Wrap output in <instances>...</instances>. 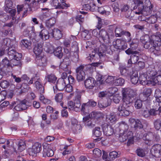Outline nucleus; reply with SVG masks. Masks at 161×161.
Here are the masks:
<instances>
[{
  "instance_id": "8",
  "label": "nucleus",
  "mask_w": 161,
  "mask_h": 161,
  "mask_svg": "<svg viewBox=\"0 0 161 161\" xmlns=\"http://www.w3.org/2000/svg\"><path fill=\"white\" fill-rule=\"evenodd\" d=\"M42 145L39 142H36L31 148L28 149V152L30 155L33 156L39 153L41 150Z\"/></svg>"
},
{
  "instance_id": "48",
  "label": "nucleus",
  "mask_w": 161,
  "mask_h": 161,
  "mask_svg": "<svg viewBox=\"0 0 161 161\" xmlns=\"http://www.w3.org/2000/svg\"><path fill=\"white\" fill-rule=\"evenodd\" d=\"M91 119L95 118L96 119L100 118L101 114L98 112H92L89 114Z\"/></svg>"
},
{
  "instance_id": "7",
  "label": "nucleus",
  "mask_w": 161,
  "mask_h": 161,
  "mask_svg": "<svg viewBox=\"0 0 161 161\" xmlns=\"http://www.w3.org/2000/svg\"><path fill=\"white\" fill-rule=\"evenodd\" d=\"M139 44V42L136 40H133L130 44V48L125 51L126 53L128 55L131 53L139 55V52L136 50L137 49Z\"/></svg>"
},
{
  "instance_id": "37",
  "label": "nucleus",
  "mask_w": 161,
  "mask_h": 161,
  "mask_svg": "<svg viewBox=\"0 0 161 161\" xmlns=\"http://www.w3.org/2000/svg\"><path fill=\"white\" fill-rule=\"evenodd\" d=\"M160 139V137L158 134L153 133L151 141L150 142V145L158 142Z\"/></svg>"
},
{
  "instance_id": "3",
  "label": "nucleus",
  "mask_w": 161,
  "mask_h": 161,
  "mask_svg": "<svg viewBox=\"0 0 161 161\" xmlns=\"http://www.w3.org/2000/svg\"><path fill=\"white\" fill-rule=\"evenodd\" d=\"M120 133L119 140L123 142L126 140L128 137L132 136V132L129 130L128 125L124 122H121L119 124Z\"/></svg>"
},
{
  "instance_id": "26",
  "label": "nucleus",
  "mask_w": 161,
  "mask_h": 161,
  "mask_svg": "<svg viewBox=\"0 0 161 161\" xmlns=\"http://www.w3.org/2000/svg\"><path fill=\"white\" fill-rule=\"evenodd\" d=\"M6 51H7V52L10 59L15 58V57L17 56L16 54L19 53L11 47L7 48L6 49Z\"/></svg>"
},
{
  "instance_id": "25",
  "label": "nucleus",
  "mask_w": 161,
  "mask_h": 161,
  "mask_svg": "<svg viewBox=\"0 0 161 161\" xmlns=\"http://www.w3.org/2000/svg\"><path fill=\"white\" fill-rule=\"evenodd\" d=\"M50 34L47 31L46 29H43L40 33L39 36L42 39L44 40H46L49 38L50 35Z\"/></svg>"
},
{
  "instance_id": "24",
  "label": "nucleus",
  "mask_w": 161,
  "mask_h": 161,
  "mask_svg": "<svg viewBox=\"0 0 161 161\" xmlns=\"http://www.w3.org/2000/svg\"><path fill=\"white\" fill-rule=\"evenodd\" d=\"M50 34L56 40H58L62 37V34L61 31L58 29H54Z\"/></svg>"
},
{
  "instance_id": "59",
  "label": "nucleus",
  "mask_w": 161,
  "mask_h": 161,
  "mask_svg": "<svg viewBox=\"0 0 161 161\" xmlns=\"http://www.w3.org/2000/svg\"><path fill=\"white\" fill-rule=\"evenodd\" d=\"M136 66L138 68L139 70L143 69L145 67V63L143 62L139 61L137 64H136Z\"/></svg>"
},
{
  "instance_id": "43",
  "label": "nucleus",
  "mask_w": 161,
  "mask_h": 161,
  "mask_svg": "<svg viewBox=\"0 0 161 161\" xmlns=\"http://www.w3.org/2000/svg\"><path fill=\"white\" fill-rule=\"evenodd\" d=\"M157 19L156 15H152L148 17L147 22L152 24L155 23L157 20Z\"/></svg>"
},
{
  "instance_id": "46",
  "label": "nucleus",
  "mask_w": 161,
  "mask_h": 161,
  "mask_svg": "<svg viewBox=\"0 0 161 161\" xmlns=\"http://www.w3.org/2000/svg\"><path fill=\"white\" fill-rule=\"evenodd\" d=\"M99 127H96L93 130V133L96 137H98L101 135L102 133Z\"/></svg>"
},
{
  "instance_id": "32",
  "label": "nucleus",
  "mask_w": 161,
  "mask_h": 161,
  "mask_svg": "<svg viewBox=\"0 0 161 161\" xmlns=\"http://www.w3.org/2000/svg\"><path fill=\"white\" fill-rule=\"evenodd\" d=\"M55 23L56 19L53 17L46 21V25L47 27L50 28L54 26Z\"/></svg>"
},
{
  "instance_id": "55",
  "label": "nucleus",
  "mask_w": 161,
  "mask_h": 161,
  "mask_svg": "<svg viewBox=\"0 0 161 161\" xmlns=\"http://www.w3.org/2000/svg\"><path fill=\"white\" fill-rule=\"evenodd\" d=\"M135 106L137 109H140L142 108V101L141 100H137L135 103Z\"/></svg>"
},
{
  "instance_id": "1",
  "label": "nucleus",
  "mask_w": 161,
  "mask_h": 161,
  "mask_svg": "<svg viewBox=\"0 0 161 161\" xmlns=\"http://www.w3.org/2000/svg\"><path fill=\"white\" fill-rule=\"evenodd\" d=\"M144 0H136L134 3L136 5V9H137L138 12H136V14H143L144 15H149L152 13V9L153 5H152L149 0H146L145 2V5L143 2Z\"/></svg>"
},
{
  "instance_id": "22",
  "label": "nucleus",
  "mask_w": 161,
  "mask_h": 161,
  "mask_svg": "<svg viewBox=\"0 0 161 161\" xmlns=\"http://www.w3.org/2000/svg\"><path fill=\"white\" fill-rule=\"evenodd\" d=\"M152 132H149L148 133H145L142 137L143 140L145 141V142L147 145H150V142L153 136Z\"/></svg>"
},
{
  "instance_id": "36",
  "label": "nucleus",
  "mask_w": 161,
  "mask_h": 161,
  "mask_svg": "<svg viewBox=\"0 0 161 161\" xmlns=\"http://www.w3.org/2000/svg\"><path fill=\"white\" fill-rule=\"evenodd\" d=\"M44 50L47 53H52L53 51V47L49 43H47L44 46Z\"/></svg>"
},
{
  "instance_id": "64",
  "label": "nucleus",
  "mask_w": 161,
  "mask_h": 161,
  "mask_svg": "<svg viewBox=\"0 0 161 161\" xmlns=\"http://www.w3.org/2000/svg\"><path fill=\"white\" fill-rule=\"evenodd\" d=\"M118 153L116 151H112L109 154V157L113 159L118 157Z\"/></svg>"
},
{
  "instance_id": "20",
  "label": "nucleus",
  "mask_w": 161,
  "mask_h": 161,
  "mask_svg": "<svg viewBox=\"0 0 161 161\" xmlns=\"http://www.w3.org/2000/svg\"><path fill=\"white\" fill-rule=\"evenodd\" d=\"M106 46L105 45H102L99 46L98 50H97V54L99 56L100 58H101L106 55Z\"/></svg>"
},
{
  "instance_id": "58",
  "label": "nucleus",
  "mask_w": 161,
  "mask_h": 161,
  "mask_svg": "<svg viewBox=\"0 0 161 161\" xmlns=\"http://www.w3.org/2000/svg\"><path fill=\"white\" fill-rule=\"evenodd\" d=\"M1 86L3 88H7L9 85V83L8 81H2L0 83Z\"/></svg>"
},
{
  "instance_id": "60",
  "label": "nucleus",
  "mask_w": 161,
  "mask_h": 161,
  "mask_svg": "<svg viewBox=\"0 0 161 161\" xmlns=\"http://www.w3.org/2000/svg\"><path fill=\"white\" fill-rule=\"evenodd\" d=\"M16 10L15 9H9L8 11V13H9L10 14L11 16L13 17L12 18V20H14V19H15V18L14 17V16L15 15V14L16 13Z\"/></svg>"
},
{
  "instance_id": "5",
  "label": "nucleus",
  "mask_w": 161,
  "mask_h": 161,
  "mask_svg": "<svg viewBox=\"0 0 161 161\" xmlns=\"http://www.w3.org/2000/svg\"><path fill=\"white\" fill-rule=\"evenodd\" d=\"M133 91L130 89H125L122 91L123 104L121 105L129 106L131 103Z\"/></svg>"
},
{
  "instance_id": "39",
  "label": "nucleus",
  "mask_w": 161,
  "mask_h": 161,
  "mask_svg": "<svg viewBox=\"0 0 161 161\" xmlns=\"http://www.w3.org/2000/svg\"><path fill=\"white\" fill-rule=\"evenodd\" d=\"M66 83L65 81H62L61 82H58V81H57L56 87L57 89L59 90H62L66 86Z\"/></svg>"
},
{
  "instance_id": "11",
  "label": "nucleus",
  "mask_w": 161,
  "mask_h": 161,
  "mask_svg": "<svg viewBox=\"0 0 161 161\" xmlns=\"http://www.w3.org/2000/svg\"><path fill=\"white\" fill-rule=\"evenodd\" d=\"M152 93L151 89L147 88L144 89L142 92V95L145 97V98H143L142 96L141 98L142 100L143 101L147 103V105H150L151 98L149 97Z\"/></svg>"
},
{
  "instance_id": "51",
  "label": "nucleus",
  "mask_w": 161,
  "mask_h": 161,
  "mask_svg": "<svg viewBox=\"0 0 161 161\" xmlns=\"http://www.w3.org/2000/svg\"><path fill=\"white\" fill-rule=\"evenodd\" d=\"M136 153L137 155L141 157H143L145 156V153L144 150L142 149L138 148L136 150Z\"/></svg>"
},
{
  "instance_id": "15",
  "label": "nucleus",
  "mask_w": 161,
  "mask_h": 161,
  "mask_svg": "<svg viewBox=\"0 0 161 161\" xmlns=\"http://www.w3.org/2000/svg\"><path fill=\"white\" fill-rule=\"evenodd\" d=\"M151 38L155 44V46L160 47L161 46V33L157 32L155 35H152Z\"/></svg>"
},
{
  "instance_id": "44",
  "label": "nucleus",
  "mask_w": 161,
  "mask_h": 161,
  "mask_svg": "<svg viewBox=\"0 0 161 161\" xmlns=\"http://www.w3.org/2000/svg\"><path fill=\"white\" fill-rule=\"evenodd\" d=\"M71 47V50L72 51L77 54V52L79 50L78 43L76 41L73 42H72Z\"/></svg>"
},
{
  "instance_id": "18",
  "label": "nucleus",
  "mask_w": 161,
  "mask_h": 161,
  "mask_svg": "<svg viewBox=\"0 0 161 161\" xmlns=\"http://www.w3.org/2000/svg\"><path fill=\"white\" fill-rule=\"evenodd\" d=\"M43 46V43L42 42L37 43L34 44L33 51L36 56H38L42 53Z\"/></svg>"
},
{
  "instance_id": "12",
  "label": "nucleus",
  "mask_w": 161,
  "mask_h": 161,
  "mask_svg": "<svg viewBox=\"0 0 161 161\" xmlns=\"http://www.w3.org/2000/svg\"><path fill=\"white\" fill-rule=\"evenodd\" d=\"M152 156L155 158H159L161 156V145L159 144H155L153 146L151 150Z\"/></svg>"
},
{
  "instance_id": "54",
  "label": "nucleus",
  "mask_w": 161,
  "mask_h": 161,
  "mask_svg": "<svg viewBox=\"0 0 161 161\" xmlns=\"http://www.w3.org/2000/svg\"><path fill=\"white\" fill-rule=\"evenodd\" d=\"M93 154L97 157H100L101 156L102 152L97 148L94 149L93 151Z\"/></svg>"
},
{
  "instance_id": "45",
  "label": "nucleus",
  "mask_w": 161,
  "mask_h": 161,
  "mask_svg": "<svg viewBox=\"0 0 161 161\" xmlns=\"http://www.w3.org/2000/svg\"><path fill=\"white\" fill-rule=\"evenodd\" d=\"M70 82V81H67L66 86L65 87V90L68 92H70L73 90L72 86L71 85L72 84V83H71Z\"/></svg>"
},
{
  "instance_id": "13",
  "label": "nucleus",
  "mask_w": 161,
  "mask_h": 161,
  "mask_svg": "<svg viewBox=\"0 0 161 161\" xmlns=\"http://www.w3.org/2000/svg\"><path fill=\"white\" fill-rule=\"evenodd\" d=\"M26 102L27 101L25 99L23 100H18L16 101V105L14 107V109L18 111L26 109L27 108L26 105Z\"/></svg>"
},
{
  "instance_id": "29",
  "label": "nucleus",
  "mask_w": 161,
  "mask_h": 161,
  "mask_svg": "<svg viewBox=\"0 0 161 161\" xmlns=\"http://www.w3.org/2000/svg\"><path fill=\"white\" fill-rule=\"evenodd\" d=\"M34 84L35 86L40 93H43L44 92V86L40 81H36Z\"/></svg>"
},
{
  "instance_id": "56",
  "label": "nucleus",
  "mask_w": 161,
  "mask_h": 161,
  "mask_svg": "<svg viewBox=\"0 0 161 161\" xmlns=\"http://www.w3.org/2000/svg\"><path fill=\"white\" fill-rule=\"evenodd\" d=\"M81 35L82 37L86 39H88L90 38V35L89 34V31L87 30H85L81 32Z\"/></svg>"
},
{
  "instance_id": "31",
  "label": "nucleus",
  "mask_w": 161,
  "mask_h": 161,
  "mask_svg": "<svg viewBox=\"0 0 161 161\" xmlns=\"http://www.w3.org/2000/svg\"><path fill=\"white\" fill-rule=\"evenodd\" d=\"M13 5V3L11 0H6L4 6V10L6 12H8L9 9L12 8Z\"/></svg>"
},
{
  "instance_id": "19",
  "label": "nucleus",
  "mask_w": 161,
  "mask_h": 161,
  "mask_svg": "<svg viewBox=\"0 0 161 161\" xmlns=\"http://www.w3.org/2000/svg\"><path fill=\"white\" fill-rule=\"evenodd\" d=\"M70 63L71 62L69 58H65L60 65L61 68L64 71H67L70 69Z\"/></svg>"
},
{
  "instance_id": "42",
  "label": "nucleus",
  "mask_w": 161,
  "mask_h": 161,
  "mask_svg": "<svg viewBox=\"0 0 161 161\" xmlns=\"http://www.w3.org/2000/svg\"><path fill=\"white\" fill-rule=\"evenodd\" d=\"M2 62L5 67L7 68L12 67V64L10 63V61H9L7 57L5 58L2 60Z\"/></svg>"
},
{
  "instance_id": "6",
  "label": "nucleus",
  "mask_w": 161,
  "mask_h": 161,
  "mask_svg": "<svg viewBox=\"0 0 161 161\" xmlns=\"http://www.w3.org/2000/svg\"><path fill=\"white\" fill-rule=\"evenodd\" d=\"M43 157H51L53 156L54 153L53 150V145L44 143L43 144Z\"/></svg>"
},
{
  "instance_id": "30",
  "label": "nucleus",
  "mask_w": 161,
  "mask_h": 161,
  "mask_svg": "<svg viewBox=\"0 0 161 161\" xmlns=\"http://www.w3.org/2000/svg\"><path fill=\"white\" fill-rule=\"evenodd\" d=\"M90 108L89 103H88V102L83 103L81 105V111L85 114H86L88 113Z\"/></svg>"
},
{
  "instance_id": "21",
  "label": "nucleus",
  "mask_w": 161,
  "mask_h": 161,
  "mask_svg": "<svg viewBox=\"0 0 161 161\" xmlns=\"http://www.w3.org/2000/svg\"><path fill=\"white\" fill-rule=\"evenodd\" d=\"M16 54H17V56L15 58L10 59V63L13 66L20 65L21 64L20 60L22 57L21 55L19 53H17Z\"/></svg>"
},
{
  "instance_id": "27",
  "label": "nucleus",
  "mask_w": 161,
  "mask_h": 161,
  "mask_svg": "<svg viewBox=\"0 0 161 161\" xmlns=\"http://www.w3.org/2000/svg\"><path fill=\"white\" fill-rule=\"evenodd\" d=\"M53 53L55 56L60 59L62 57L63 55L62 48L60 47L56 48L54 50H53Z\"/></svg>"
},
{
  "instance_id": "33",
  "label": "nucleus",
  "mask_w": 161,
  "mask_h": 161,
  "mask_svg": "<svg viewBox=\"0 0 161 161\" xmlns=\"http://www.w3.org/2000/svg\"><path fill=\"white\" fill-rule=\"evenodd\" d=\"M42 11L46 10V12L45 13H43L42 14H41L39 16L40 19L42 21L45 20L47 18L49 17L50 16V14L48 11V9L47 8H42Z\"/></svg>"
},
{
  "instance_id": "35",
  "label": "nucleus",
  "mask_w": 161,
  "mask_h": 161,
  "mask_svg": "<svg viewBox=\"0 0 161 161\" xmlns=\"http://www.w3.org/2000/svg\"><path fill=\"white\" fill-rule=\"evenodd\" d=\"M77 120L74 118L71 119L72 128L74 130H77L80 127V125H78Z\"/></svg>"
},
{
  "instance_id": "52",
  "label": "nucleus",
  "mask_w": 161,
  "mask_h": 161,
  "mask_svg": "<svg viewBox=\"0 0 161 161\" xmlns=\"http://www.w3.org/2000/svg\"><path fill=\"white\" fill-rule=\"evenodd\" d=\"M28 6V4H26V3L25 4H22L20 5H18L17 6V12L18 14H19L20 12L22 11L24 9L27 8V7Z\"/></svg>"
},
{
  "instance_id": "14",
  "label": "nucleus",
  "mask_w": 161,
  "mask_h": 161,
  "mask_svg": "<svg viewBox=\"0 0 161 161\" xmlns=\"http://www.w3.org/2000/svg\"><path fill=\"white\" fill-rule=\"evenodd\" d=\"M129 121L135 130L141 129L143 128V125L141 121L138 119H135L133 118H130Z\"/></svg>"
},
{
  "instance_id": "40",
  "label": "nucleus",
  "mask_w": 161,
  "mask_h": 161,
  "mask_svg": "<svg viewBox=\"0 0 161 161\" xmlns=\"http://www.w3.org/2000/svg\"><path fill=\"white\" fill-rule=\"evenodd\" d=\"M26 148V145L25 142L23 141H19L18 145V149L20 152H21Z\"/></svg>"
},
{
  "instance_id": "10",
  "label": "nucleus",
  "mask_w": 161,
  "mask_h": 161,
  "mask_svg": "<svg viewBox=\"0 0 161 161\" xmlns=\"http://www.w3.org/2000/svg\"><path fill=\"white\" fill-rule=\"evenodd\" d=\"M52 4L56 8L66 9L70 6V5L66 4L64 0H53Z\"/></svg>"
},
{
  "instance_id": "23",
  "label": "nucleus",
  "mask_w": 161,
  "mask_h": 161,
  "mask_svg": "<svg viewBox=\"0 0 161 161\" xmlns=\"http://www.w3.org/2000/svg\"><path fill=\"white\" fill-rule=\"evenodd\" d=\"M104 42L109 38L107 32L103 29H102L99 31L98 37Z\"/></svg>"
},
{
  "instance_id": "16",
  "label": "nucleus",
  "mask_w": 161,
  "mask_h": 161,
  "mask_svg": "<svg viewBox=\"0 0 161 161\" xmlns=\"http://www.w3.org/2000/svg\"><path fill=\"white\" fill-rule=\"evenodd\" d=\"M129 106H123L120 105L118 108L120 116H127L130 114V112L127 109Z\"/></svg>"
},
{
  "instance_id": "53",
  "label": "nucleus",
  "mask_w": 161,
  "mask_h": 161,
  "mask_svg": "<svg viewBox=\"0 0 161 161\" xmlns=\"http://www.w3.org/2000/svg\"><path fill=\"white\" fill-rule=\"evenodd\" d=\"M154 124L155 128L157 130H159L161 127V121L159 119H157L154 121Z\"/></svg>"
},
{
  "instance_id": "47",
  "label": "nucleus",
  "mask_w": 161,
  "mask_h": 161,
  "mask_svg": "<svg viewBox=\"0 0 161 161\" xmlns=\"http://www.w3.org/2000/svg\"><path fill=\"white\" fill-rule=\"evenodd\" d=\"M124 30L119 27H116L115 29V32L116 37H121L122 36V34Z\"/></svg>"
},
{
  "instance_id": "28",
  "label": "nucleus",
  "mask_w": 161,
  "mask_h": 161,
  "mask_svg": "<svg viewBox=\"0 0 161 161\" xmlns=\"http://www.w3.org/2000/svg\"><path fill=\"white\" fill-rule=\"evenodd\" d=\"M63 95L62 93H59L57 94L55 96V101L57 102L60 103V105L64 108H65L66 109L67 108V107H63V103L62 102L63 99Z\"/></svg>"
},
{
  "instance_id": "57",
  "label": "nucleus",
  "mask_w": 161,
  "mask_h": 161,
  "mask_svg": "<svg viewBox=\"0 0 161 161\" xmlns=\"http://www.w3.org/2000/svg\"><path fill=\"white\" fill-rule=\"evenodd\" d=\"M122 40L120 39H117L116 40L115 44V46L116 48L120 49V47H121L122 45Z\"/></svg>"
},
{
  "instance_id": "2",
  "label": "nucleus",
  "mask_w": 161,
  "mask_h": 161,
  "mask_svg": "<svg viewBox=\"0 0 161 161\" xmlns=\"http://www.w3.org/2000/svg\"><path fill=\"white\" fill-rule=\"evenodd\" d=\"M141 40L144 44V48H149L150 52L156 56L160 54L161 52L160 47L155 46V44L151 40V38L149 37L148 36L146 35L144 36H142Z\"/></svg>"
},
{
  "instance_id": "49",
  "label": "nucleus",
  "mask_w": 161,
  "mask_h": 161,
  "mask_svg": "<svg viewBox=\"0 0 161 161\" xmlns=\"http://www.w3.org/2000/svg\"><path fill=\"white\" fill-rule=\"evenodd\" d=\"M85 72L77 73L76 78L78 80H82L85 79Z\"/></svg>"
},
{
  "instance_id": "61",
  "label": "nucleus",
  "mask_w": 161,
  "mask_h": 161,
  "mask_svg": "<svg viewBox=\"0 0 161 161\" xmlns=\"http://www.w3.org/2000/svg\"><path fill=\"white\" fill-rule=\"evenodd\" d=\"M142 15L139 16L138 18V19L141 21H145L146 22L147 21L148 17H145L147 16L148 15H144L143 14H141Z\"/></svg>"
},
{
  "instance_id": "50",
  "label": "nucleus",
  "mask_w": 161,
  "mask_h": 161,
  "mask_svg": "<svg viewBox=\"0 0 161 161\" xmlns=\"http://www.w3.org/2000/svg\"><path fill=\"white\" fill-rule=\"evenodd\" d=\"M131 55L130 56V58L132 61L133 64H136L139 59L138 55L133 53H131Z\"/></svg>"
},
{
  "instance_id": "4",
  "label": "nucleus",
  "mask_w": 161,
  "mask_h": 161,
  "mask_svg": "<svg viewBox=\"0 0 161 161\" xmlns=\"http://www.w3.org/2000/svg\"><path fill=\"white\" fill-rule=\"evenodd\" d=\"M84 90L81 91H77V94L75 97L74 102L69 101L68 102L69 109L70 110H75L76 108H79L81 105L80 100L81 96L83 93H84Z\"/></svg>"
},
{
  "instance_id": "63",
  "label": "nucleus",
  "mask_w": 161,
  "mask_h": 161,
  "mask_svg": "<svg viewBox=\"0 0 161 161\" xmlns=\"http://www.w3.org/2000/svg\"><path fill=\"white\" fill-rule=\"evenodd\" d=\"M150 116H155L158 114V110L153 108L149 110Z\"/></svg>"
},
{
  "instance_id": "17",
  "label": "nucleus",
  "mask_w": 161,
  "mask_h": 161,
  "mask_svg": "<svg viewBox=\"0 0 161 161\" xmlns=\"http://www.w3.org/2000/svg\"><path fill=\"white\" fill-rule=\"evenodd\" d=\"M103 131L104 134L107 136H110L113 133V130L111 126L107 124H104L102 125Z\"/></svg>"
},
{
  "instance_id": "38",
  "label": "nucleus",
  "mask_w": 161,
  "mask_h": 161,
  "mask_svg": "<svg viewBox=\"0 0 161 161\" xmlns=\"http://www.w3.org/2000/svg\"><path fill=\"white\" fill-rule=\"evenodd\" d=\"M106 120L107 121H109L112 123H115L116 121V118L115 115L112 114L107 115Z\"/></svg>"
},
{
  "instance_id": "34",
  "label": "nucleus",
  "mask_w": 161,
  "mask_h": 161,
  "mask_svg": "<svg viewBox=\"0 0 161 161\" xmlns=\"http://www.w3.org/2000/svg\"><path fill=\"white\" fill-rule=\"evenodd\" d=\"M21 45L22 47H25L30 49L31 48V42L30 40L23 39L21 41Z\"/></svg>"
},
{
  "instance_id": "62",
  "label": "nucleus",
  "mask_w": 161,
  "mask_h": 161,
  "mask_svg": "<svg viewBox=\"0 0 161 161\" xmlns=\"http://www.w3.org/2000/svg\"><path fill=\"white\" fill-rule=\"evenodd\" d=\"M6 93L5 91H2L0 93V102H1L6 98Z\"/></svg>"
},
{
  "instance_id": "9",
  "label": "nucleus",
  "mask_w": 161,
  "mask_h": 161,
  "mask_svg": "<svg viewBox=\"0 0 161 161\" xmlns=\"http://www.w3.org/2000/svg\"><path fill=\"white\" fill-rule=\"evenodd\" d=\"M47 0H34L29 4L27 7L29 8V11L33 12L37 10L39 8V5L41 3H44Z\"/></svg>"
},
{
  "instance_id": "41",
  "label": "nucleus",
  "mask_w": 161,
  "mask_h": 161,
  "mask_svg": "<svg viewBox=\"0 0 161 161\" xmlns=\"http://www.w3.org/2000/svg\"><path fill=\"white\" fill-rule=\"evenodd\" d=\"M96 81H85V86L89 89H92L95 86Z\"/></svg>"
}]
</instances>
